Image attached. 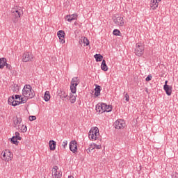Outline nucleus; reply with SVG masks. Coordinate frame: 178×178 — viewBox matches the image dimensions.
I'll return each mask as SVG.
<instances>
[{"label":"nucleus","instance_id":"nucleus-10","mask_svg":"<svg viewBox=\"0 0 178 178\" xmlns=\"http://www.w3.org/2000/svg\"><path fill=\"white\" fill-rule=\"evenodd\" d=\"M124 126H125V123H124V121H123L122 120H118L115 121L114 123V127L118 130H120V129H123L124 127Z\"/></svg>","mask_w":178,"mask_h":178},{"label":"nucleus","instance_id":"nucleus-40","mask_svg":"<svg viewBox=\"0 0 178 178\" xmlns=\"http://www.w3.org/2000/svg\"><path fill=\"white\" fill-rule=\"evenodd\" d=\"M21 131L22 133H26L27 131V126H24V128H21Z\"/></svg>","mask_w":178,"mask_h":178},{"label":"nucleus","instance_id":"nucleus-25","mask_svg":"<svg viewBox=\"0 0 178 178\" xmlns=\"http://www.w3.org/2000/svg\"><path fill=\"white\" fill-rule=\"evenodd\" d=\"M44 99L46 102H48V101L51 99V95L49 94V91H46L44 92Z\"/></svg>","mask_w":178,"mask_h":178},{"label":"nucleus","instance_id":"nucleus-31","mask_svg":"<svg viewBox=\"0 0 178 178\" xmlns=\"http://www.w3.org/2000/svg\"><path fill=\"white\" fill-rule=\"evenodd\" d=\"M13 91L14 92H17L19 91V85H17V84H14Z\"/></svg>","mask_w":178,"mask_h":178},{"label":"nucleus","instance_id":"nucleus-32","mask_svg":"<svg viewBox=\"0 0 178 178\" xmlns=\"http://www.w3.org/2000/svg\"><path fill=\"white\" fill-rule=\"evenodd\" d=\"M113 35H120V31H119L118 29H115L113 31Z\"/></svg>","mask_w":178,"mask_h":178},{"label":"nucleus","instance_id":"nucleus-19","mask_svg":"<svg viewBox=\"0 0 178 178\" xmlns=\"http://www.w3.org/2000/svg\"><path fill=\"white\" fill-rule=\"evenodd\" d=\"M158 0H151L150 7L153 10L158 8Z\"/></svg>","mask_w":178,"mask_h":178},{"label":"nucleus","instance_id":"nucleus-7","mask_svg":"<svg viewBox=\"0 0 178 178\" xmlns=\"http://www.w3.org/2000/svg\"><path fill=\"white\" fill-rule=\"evenodd\" d=\"M1 159L3 161H9L12 158H13V154L10 153V151L6 149L1 153Z\"/></svg>","mask_w":178,"mask_h":178},{"label":"nucleus","instance_id":"nucleus-2","mask_svg":"<svg viewBox=\"0 0 178 178\" xmlns=\"http://www.w3.org/2000/svg\"><path fill=\"white\" fill-rule=\"evenodd\" d=\"M23 14V11L22 10L15 8L11 10V19L13 23L16 24L19 22V19H20V16Z\"/></svg>","mask_w":178,"mask_h":178},{"label":"nucleus","instance_id":"nucleus-4","mask_svg":"<svg viewBox=\"0 0 178 178\" xmlns=\"http://www.w3.org/2000/svg\"><path fill=\"white\" fill-rule=\"evenodd\" d=\"M80 84V80L78 77L72 78L71 81L70 90L72 94H76V91H77L76 87Z\"/></svg>","mask_w":178,"mask_h":178},{"label":"nucleus","instance_id":"nucleus-9","mask_svg":"<svg viewBox=\"0 0 178 178\" xmlns=\"http://www.w3.org/2000/svg\"><path fill=\"white\" fill-rule=\"evenodd\" d=\"M22 118L16 116L13 118V126L15 127V129H18V130H20V124H22Z\"/></svg>","mask_w":178,"mask_h":178},{"label":"nucleus","instance_id":"nucleus-11","mask_svg":"<svg viewBox=\"0 0 178 178\" xmlns=\"http://www.w3.org/2000/svg\"><path fill=\"white\" fill-rule=\"evenodd\" d=\"M59 168L58 166H55L52 169V176L53 178H61L62 177V172L58 171Z\"/></svg>","mask_w":178,"mask_h":178},{"label":"nucleus","instance_id":"nucleus-12","mask_svg":"<svg viewBox=\"0 0 178 178\" xmlns=\"http://www.w3.org/2000/svg\"><path fill=\"white\" fill-rule=\"evenodd\" d=\"M70 149L73 154L77 152V142L76 140H72L70 143Z\"/></svg>","mask_w":178,"mask_h":178},{"label":"nucleus","instance_id":"nucleus-6","mask_svg":"<svg viewBox=\"0 0 178 178\" xmlns=\"http://www.w3.org/2000/svg\"><path fill=\"white\" fill-rule=\"evenodd\" d=\"M144 49L145 47L143 43H137L134 51L135 55H136V56H143V55H144Z\"/></svg>","mask_w":178,"mask_h":178},{"label":"nucleus","instance_id":"nucleus-5","mask_svg":"<svg viewBox=\"0 0 178 178\" xmlns=\"http://www.w3.org/2000/svg\"><path fill=\"white\" fill-rule=\"evenodd\" d=\"M113 21L114 24H115L116 26H119V27H123L124 26V19L123 18V17L114 15L113 17Z\"/></svg>","mask_w":178,"mask_h":178},{"label":"nucleus","instance_id":"nucleus-27","mask_svg":"<svg viewBox=\"0 0 178 178\" xmlns=\"http://www.w3.org/2000/svg\"><path fill=\"white\" fill-rule=\"evenodd\" d=\"M76 95H73V94H70L69 96V99L71 102V104H74V102H76Z\"/></svg>","mask_w":178,"mask_h":178},{"label":"nucleus","instance_id":"nucleus-33","mask_svg":"<svg viewBox=\"0 0 178 178\" xmlns=\"http://www.w3.org/2000/svg\"><path fill=\"white\" fill-rule=\"evenodd\" d=\"M17 105H20V101L14 100V102H13V106H17Z\"/></svg>","mask_w":178,"mask_h":178},{"label":"nucleus","instance_id":"nucleus-14","mask_svg":"<svg viewBox=\"0 0 178 178\" xmlns=\"http://www.w3.org/2000/svg\"><path fill=\"white\" fill-rule=\"evenodd\" d=\"M60 44H65V31L60 30L57 33Z\"/></svg>","mask_w":178,"mask_h":178},{"label":"nucleus","instance_id":"nucleus-36","mask_svg":"<svg viewBox=\"0 0 178 178\" xmlns=\"http://www.w3.org/2000/svg\"><path fill=\"white\" fill-rule=\"evenodd\" d=\"M125 101L127 102H129L130 101V97L129 96V94L126 93L124 95Z\"/></svg>","mask_w":178,"mask_h":178},{"label":"nucleus","instance_id":"nucleus-17","mask_svg":"<svg viewBox=\"0 0 178 178\" xmlns=\"http://www.w3.org/2000/svg\"><path fill=\"white\" fill-rule=\"evenodd\" d=\"M112 105H107L105 103H103V113L104 112H112Z\"/></svg>","mask_w":178,"mask_h":178},{"label":"nucleus","instance_id":"nucleus-41","mask_svg":"<svg viewBox=\"0 0 178 178\" xmlns=\"http://www.w3.org/2000/svg\"><path fill=\"white\" fill-rule=\"evenodd\" d=\"M67 145V140L63 141L62 147L65 149V148H66Z\"/></svg>","mask_w":178,"mask_h":178},{"label":"nucleus","instance_id":"nucleus-22","mask_svg":"<svg viewBox=\"0 0 178 178\" xmlns=\"http://www.w3.org/2000/svg\"><path fill=\"white\" fill-rule=\"evenodd\" d=\"M101 69L104 72H108V65H106V61L105 60H103L102 62Z\"/></svg>","mask_w":178,"mask_h":178},{"label":"nucleus","instance_id":"nucleus-39","mask_svg":"<svg viewBox=\"0 0 178 178\" xmlns=\"http://www.w3.org/2000/svg\"><path fill=\"white\" fill-rule=\"evenodd\" d=\"M6 69H8L9 70H12V65L8 64V63H6V65H5Z\"/></svg>","mask_w":178,"mask_h":178},{"label":"nucleus","instance_id":"nucleus-37","mask_svg":"<svg viewBox=\"0 0 178 178\" xmlns=\"http://www.w3.org/2000/svg\"><path fill=\"white\" fill-rule=\"evenodd\" d=\"M146 81H151V80H152V75L149 74L148 75L146 79H145Z\"/></svg>","mask_w":178,"mask_h":178},{"label":"nucleus","instance_id":"nucleus-8","mask_svg":"<svg viewBox=\"0 0 178 178\" xmlns=\"http://www.w3.org/2000/svg\"><path fill=\"white\" fill-rule=\"evenodd\" d=\"M34 56L30 52H25L22 56V62H33Z\"/></svg>","mask_w":178,"mask_h":178},{"label":"nucleus","instance_id":"nucleus-26","mask_svg":"<svg viewBox=\"0 0 178 178\" xmlns=\"http://www.w3.org/2000/svg\"><path fill=\"white\" fill-rule=\"evenodd\" d=\"M94 58L96 59V62H102V59H104V56L101 54H95Z\"/></svg>","mask_w":178,"mask_h":178},{"label":"nucleus","instance_id":"nucleus-18","mask_svg":"<svg viewBox=\"0 0 178 178\" xmlns=\"http://www.w3.org/2000/svg\"><path fill=\"white\" fill-rule=\"evenodd\" d=\"M49 145L51 151H55V149H56V142L55 140H50L49 143Z\"/></svg>","mask_w":178,"mask_h":178},{"label":"nucleus","instance_id":"nucleus-15","mask_svg":"<svg viewBox=\"0 0 178 178\" xmlns=\"http://www.w3.org/2000/svg\"><path fill=\"white\" fill-rule=\"evenodd\" d=\"M101 149V148H102V146L101 145H97L95 143H92L90 145V147L88 149L89 152H91V151H92V149Z\"/></svg>","mask_w":178,"mask_h":178},{"label":"nucleus","instance_id":"nucleus-1","mask_svg":"<svg viewBox=\"0 0 178 178\" xmlns=\"http://www.w3.org/2000/svg\"><path fill=\"white\" fill-rule=\"evenodd\" d=\"M22 95L25 97V98L31 99L35 97V93L34 92L31 85H25L22 90Z\"/></svg>","mask_w":178,"mask_h":178},{"label":"nucleus","instance_id":"nucleus-42","mask_svg":"<svg viewBox=\"0 0 178 178\" xmlns=\"http://www.w3.org/2000/svg\"><path fill=\"white\" fill-rule=\"evenodd\" d=\"M21 97H22L21 95H15V97H14V100H15V99H19V101Z\"/></svg>","mask_w":178,"mask_h":178},{"label":"nucleus","instance_id":"nucleus-44","mask_svg":"<svg viewBox=\"0 0 178 178\" xmlns=\"http://www.w3.org/2000/svg\"><path fill=\"white\" fill-rule=\"evenodd\" d=\"M22 127H24V125H22Z\"/></svg>","mask_w":178,"mask_h":178},{"label":"nucleus","instance_id":"nucleus-16","mask_svg":"<svg viewBox=\"0 0 178 178\" xmlns=\"http://www.w3.org/2000/svg\"><path fill=\"white\" fill-rule=\"evenodd\" d=\"M104 103H98L96 105V111L99 113H104Z\"/></svg>","mask_w":178,"mask_h":178},{"label":"nucleus","instance_id":"nucleus-43","mask_svg":"<svg viewBox=\"0 0 178 178\" xmlns=\"http://www.w3.org/2000/svg\"><path fill=\"white\" fill-rule=\"evenodd\" d=\"M68 178H74L73 176H69Z\"/></svg>","mask_w":178,"mask_h":178},{"label":"nucleus","instance_id":"nucleus-24","mask_svg":"<svg viewBox=\"0 0 178 178\" xmlns=\"http://www.w3.org/2000/svg\"><path fill=\"white\" fill-rule=\"evenodd\" d=\"M6 58H0V69H3L5 67V65H6Z\"/></svg>","mask_w":178,"mask_h":178},{"label":"nucleus","instance_id":"nucleus-28","mask_svg":"<svg viewBox=\"0 0 178 178\" xmlns=\"http://www.w3.org/2000/svg\"><path fill=\"white\" fill-rule=\"evenodd\" d=\"M81 42H83L84 46H88L90 45V40H88V39L86 37H84L82 40H81Z\"/></svg>","mask_w":178,"mask_h":178},{"label":"nucleus","instance_id":"nucleus-38","mask_svg":"<svg viewBox=\"0 0 178 178\" xmlns=\"http://www.w3.org/2000/svg\"><path fill=\"white\" fill-rule=\"evenodd\" d=\"M35 119H37V117H35V115H30L29 116V120L31 122H33V120H35Z\"/></svg>","mask_w":178,"mask_h":178},{"label":"nucleus","instance_id":"nucleus-35","mask_svg":"<svg viewBox=\"0 0 178 178\" xmlns=\"http://www.w3.org/2000/svg\"><path fill=\"white\" fill-rule=\"evenodd\" d=\"M26 102H27V99L21 97L19 100V104H26Z\"/></svg>","mask_w":178,"mask_h":178},{"label":"nucleus","instance_id":"nucleus-29","mask_svg":"<svg viewBox=\"0 0 178 178\" xmlns=\"http://www.w3.org/2000/svg\"><path fill=\"white\" fill-rule=\"evenodd\" d=\"M18 139H17L15 137L13 136V138H11V143H13V144H15V145H19V141H17Z\"/></svg>","mask_w":178,"mask_h":178},{"label":"nucleus","instance_id":"nucleus-13","mask_svg":"<svg viewBox=\"0 0 178 178\" xmlns=\"http://www.w3.org/2000/svg\"><path fill=\"white\" fill-rule=\"evenodd\" d=\"M163 90L165 91L167 95H172V86L168 85V81H165V84L163 86Z\"/></svg>","mask_w":178,"mask_h":178},{"label":"nucleus","instance_id":"nucleus-34","mask_svg":"<svg viewBox=\"0 0 178 178\" xmlns=\"http://www.w3.org/2000/svg\"><path fill=\"white\" fill-rule=\"evenodd\" d=\"M13 137H15V138H17L19 140H22V137H20V134L17 131L15 132V136Z\"/></svg>","mask_w":178,"mask_h":178},{"label":"nucleus","instance_id":"nucleus-23","mask_svg":"<svg viewBox=\"0 0 178 178\" xmlns=\"http://www.w3.org/2000/svg\"><path fill=\"white\" fill-rule=\"evenodd\" d=\"M76 19H77V15L76 14L67 16V22H72V20H76Z\"/></svg>","mask_w":178,"mask_h":178},{"label":"nucleus","instance_id":"nucleus-3","mask_svg":"<svg viewBox=\"0 0 178 178\" xmlns=\"http://www.w3.org/2000/svg\"><path fill=\"white\" fill-rule=\"evenodd\" d=\"M88 137L92 141L97 140L99 137V129H98V127H95L91 129L89 131Z\"/></svg>","mask_w":178,"mask_h":178},{"label":"nucleus","instance_id":"nucleus-21","mask_svg":"<svg viewBox=\"0 0 178 178\" xmlns=\"http://www.w3.org/2000/svg\"><path fill=\"white\" fill-rule=\"evenodd\" d=\"M67 92H66L65 91L62 90L60 93H59V97L60 98L63 100L65 101V98H67Z\"/></svg>","mask_w":178,"mask_h":178},{"label":"nucleus","instance_id":"nucleus-20","mask_svg":"<svg viewBox=\"0 0 178 178\" xmlns=\"http://www.w3.org/2000/svg\"><path fill=\"white\" fill-rule=\"evenodd\" d=\"M95 95L96 97H99L101 95V86L99 85H95Z\"/></svg>","mask_w":178,"mask_h":178},{"label":"nucleus","instance_id":"nucleus-30","mask_svg":"<svg viewBox=\"0 0 178 178\" xmlns=\"http://www.w3.org/2000/svg\"><path fill=\"white\" fill-rule=\"evenodd\" d=\"M15 101V96H12L11 97L8 98V103L9 105H13V102Z\"/></svg>","mask_w":178,"mask_h":178}]
</instances>
